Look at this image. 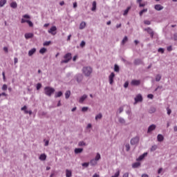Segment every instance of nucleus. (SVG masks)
Instances as JSON below:
<instances>
[{
  "mask_svg": "<svg viewBox=\"0 0 177 177\" xmlns=\"http://www.w3.org/2000/svg\"><path fill=\"white\" fill-rule=\"evenodd\" d=\"M44 93L46 96L50 97L53 93H55V88L50 86H46L44 88Z\"/></svg>",
  "mask_w": 177,
  "mask_h": 177,
  "instance_id": "1",
  "label": "nucleus"
},
{
  "mask_svg": "<svg viewBox=\"0 0 177 177\" xmlns=\"http://www.w3.org/2000/svg\"><path fill=\"white\" fill-rule=\"evenodd\" d=\"M82 73L86 77H89L92 74V68L90 66H84L82 68Z\"/></svg>",
  "mask_w": 177,
  "mask_h": 177,
  "instance_id": "2",
  "label": "nucleus"
},
{
  "mask_svg": "<svg viewBox=\"0 0 177 177\" xmlns=\"http://www.w3.org/2000/svg\"><path fill=\"white\" fill-rule=\"evenodd\" d=\"M72 56H71V53H66L64 56V59H62L61 61L62 64H63V63H68V62H70V60L72 59Z\"/></svg>",
  "mask_w": 177,
  "mask_h": 177,
  "instance_id": "3",
  "label": "nucleus"
},
{
  "mask_svg": "<svg viewBox=\"0 0 177 177\" xmlns=\"http://www.w3.org/2000/svg\"><path fill=\"white\" fill-rule=\"evenodd\" d=\"M139 140H140V138L137 136L131 139L130 143L132 146H136L139 145Z\"/></svg>",
  "mask_w": 177,
  "mask_h": 177,
  "instance_id": "4",
  "label": "nucleus"
},
{
  "mask_svg": "<svg viewBox=\"0 0 177 177\" xmlns=\"http://www.w3.org/2000/svg\"><path fill=\"white\" fill-rule=\"evenodd\" d=\"M134 104H136L137 103H139V102H143V97H142V95L138 94L136 97L134 98Z\"/></svg>",
  "mask_w": 177,
  "mask_h": 177,
  "instance_id": "5",
  "label": "nucleus"
},
{
  "mask_svg": "<svg viewBox=\"0 0 177 177\" xmlns=\"http://www.w3.org/2000/svg\"><path fill=\"white\" fill-rule=\"evenodd\" d=\"M57 30V28H56V26H52L50 30H48V32L49 34H51V35H56V31Z\"/></svg>",
  "mask_w": 177,
  "mask_h": 177,
  "instance_id": "6",
  "label": "nucleus"
},
{
  "mask_svg": "<svg viewBox=\"0 0 177 177\" xmlns=\"http://www.w3.org/2000/svg\"><path fill=\"white\" fill-rule=\"evenodd\" d=\"M140 85V80H133L131 82V86H139Z\"/></svg>",
  "mask_w": 177,
  "mask_h": 177,
  "instance_id": "7",
  "label": "nucleus"
},
{
  "mask_svg": "<svg viewBox=\"0 0 177 177\" xmlns=\"http://www.w3.org/2000/svg\"><path fill=\"white\" fill-rule=\"evenodd\" d=\"M114 77H115V74H114V73L112 72L111 75L109 76L110 85H113V83L114 82Z\"/></svg>",
  "mask_w": 177,
  "mask_h": 177,
  "instance_id": "8",
  "label": "nucleus"
},
{
  "mask_svg": "<svg viewBox=\"0 0 177 177\" xmlns=\"http://www.w3.org/2000/svg\"><path fill=\"white\" fill-rule=\"evenodd\" d=\"M156 129V124H151L149 127L148 130H147V133H151L153 131Z\"/></svg>",
  "mask_w": 177,
  "mask_h": 177,
  "instance_id": "9",
  "label": "nucleus"
},
{
  "mask_svg": "<svg viewBox=\"0 0 177 177\" xmlns=\"http://www.w3.org/2000/svg\"><path fill=\"white\" fill-rule=\"evenodd\" d=\"M88 98V95H86V94L83 95L82 97H80V98L79 99V103H84V102L85 101V100H86Z\"/></svg>",
  "mask_w": 177,
  "mask_h": 177,
  "instance_id": "10",
  "label": "nucleus"
},
{
  "mask_svg": "<svg viewBox=\"0 0 177 177\" xmlns=\"http://www.w3.org/2000/svg\"><path fill=\"white\" fill-rule=\"evenodd\" d=\"M75 77H76L77 82L80 83V82H81V81H82V78H83L82 74L79 73V74L76 75Z\"/></svg>",
  "mask_w": 177,
  "mask_h": 177,
  "instance_id": "11",
  "label": "nucleus"
},
{
  "mask_svg": "<svg viewBox=\"0 0 177 177\" xmlns=\"http://www.w3.org/2000/svg\"><path fill=\"white\" fill-rule=\"evenodd\" d=\"M135 66H139L140 64H143V61L141 59H136L134 60Z\"/></svg>",
  "mask_w": 177,
  "mask_h": 177,
  "instance_id": "12",
  "label": "nucleus"
},
{
  "mask_svg": "<svg viewBox=\"0 0 177 177\" xmlns=\"http://www.w3.org/2000/svg\"><path fill=\"white\" fill-rule=\"evenodd\" d=\"M145 31H147L148 32V34L150 35L151 37H153L154 35V32H153V30L150 28H147L144 29Z\"/></svg>",
  "mask_w": 177,
  "mask_h": 177,
  "instance_id": "13",
  "label": "nucleus"
},
{
  "mask_svg": "<svg viewBox=\"0 0 177 177\" xmlns=\"http://www.w3.org/2000/svg\"><path fill=\"white\" fill-rule=\"evenodd\" d=\"M82 151H84V149L82 148L75 149V154H80V153H82Z\"/></svg>",
  "mask_w": 177,
  "mask_h": 177,
  "instance_id": "14",
  "label": "nucleus"
},
{
  "mask_svg": "<svg viewBox=\"0 0 177 177\" xmlns=\"http://www.w3.org/2000/svg\"><path fill=\"white\" fill-rule=\"evenodd\" d=\"M73 176V172L71 170L66 169V177H72Z\"/></svg>",
  "mask_w": 177,
  "mask_h": 177,
  "instance_id": "15",
  "label": "nucleus"
},
{
  "mask_svg": "<svg viewBox=\"0 0 177 177\" xmlns=\"http://www.w3.org/2000/svg\"><path fill=\"white\" fill-rule=\"evenodd\" d=\"M35 52H37V49L35 48H32L28 51V56H32Z\"/></svg>",
  "mask_w": 177,
  "mask_h": 177,
  "instance_id": "16",
  "label": "nucleus"
},
{
  "mask_svg": "<svg viewBox=\"0 0 177 177\" xmlns=\"http://www.w3.org/2000/svg\"><path fill=\"white\" fill-rule=\"evenodd\" d=\"M34 37V34L32 33H26L25 38L26 39H30V38H32Z\"/></svg>",
  "mask_w": 177,
  "mask_h": 177,
  "instance_id": "17",
  "label": "nucleus"
},
{
  "mask_svg": "<svg viewBox=\"0 0 177 177\" xmlns=\"http://www.w3.org/2000/svg\"><path fill=\"white\" fill-rule=\"evenodd\" d=\"M39 159L41 161H45V160H46V154L45 153L41 154L40 156L39 157Z\"/></svg>",
  "mask_w": 177,
  "mask_h": 177,
  "instance_id": "18",
  "label": "nucleus"
},
{
  "mask_svg": "<svg viewBox=\"0 0 177 177\" xmlns=\"http://www.w3.org/2000/svg\"><path fill=\"white\" fill-rule=\"evenodd\" d=\"M89 164L92 167H95V165L97 164V160H95V159H92L91 160H90Z\"/></svg>",
  "mask_w": 177,
  "mask_h": 177,
  "instance_id": "19",
  "label": "nucleus"
},
{
  "mask_svg": "<svg viewBox=\"0 0 177 177\" xmlns=\"http://www.w3.org/2000/svg\"><path fill=\"white\" fill-rule=\"evenodd\" d=\"M146 156H147V152H145L142 155L138 157V158L137 159L138 161H142V160H143V158H145V157H146Z\"/></svg>",
  "mask_w": 177,
  "mask_h": 177,
  "instance_id": "20",
  "label": "nucleus"
},
{
  "mask_svg": "<svg viewBox=\"0 0 177 177\" xmlns=\"http://www.w3.org/2000/svg\"><path fill=\"white\" fill-rule=\"evenodd\" d=\"M102 118H103V115L100 113L95 115V121H99V120H102Z\"/></svg>",
  "mask_w": 177,
  "mask_h": 177,
  "instance_id": "21",
  "label": "nucleus"
},
{
  "mask_svg": "<svg viewBox=\"0 0 177 177\" xmlns=\"http://www.w3.org/2000/svg\"><path fill=\"white\" fill-rule=\"evenodd\" d=\"M157 140L158 142H162L164 140V136L161 134L158 135Z\"/></svg>",
  "mask_w": 177,
  "mask_h": 177,
  "instance_id": "22",
  "label": "nucleus"
},
{
  "mask_svg": "<svg viewBox=\"0 0 177 177\" xmlns=\"http://www.w3.org/2000/svg\"><path fill=\"white\" fill-rule=\"evenodd\" d=\"M84 146H88V145L84 141H80L78 142V147H84Z\"/></svg>",
  "mask_w": 177,
  "mask_h": 177,
  "instance_id": "23",
  "label": "nucleus"
},
{
  "mask_svg": "<svg viewBox=\"0 0 177 177\" xmlns=\"http://www.w3.org/2000/svg\"><path fill=\"white\" fill-rule=\"evenodd\" d=\"M86 26V23H85L84 21H82L80 25V30H84V28H85Z\"/></svg>",
  "mask_w": 177,
  "mask_h": 177,
  "instance_id": "24",
  "label": "nucleus"
},
{
  "mask_svg": "<svg viewBox=\"0 0 177 177\" xmlns=\"http://www.w3.org/2000/svg\"><path fill=\"white\" fill-rule=\"evenodd\" d=\"M128 42V37L125 36L122 40L121 45H125Z\"/></svg>",
  "mask_w": 177,
  "mask_h": 177,
  "instance_id": "25",
  "label": "nucleus"
},
{
  "mask_svg": "<svg viewBox=\"0 0 177 177\" xmlns=\"http://www.w3.org/2000/svg\"><path fill=\"white\" fill-rule=\"evenodd\" d=\"M164 9V7L160 4L156 5V10H162Z\"/></svg>",
  "mask_w": 177,
  "mask_h": 177,
  "instance_id": "26",
  "label": "nucleus"
},
{
  "mask_svg": "<svg viewBox=\"0 0 177 177\" xmlns=\"http://www.w3.org/2000/svg\"><path fill=\"white\" fill-rule=\"evenodd\" d=\"M140 165V162H136L132 165V168H139Z\"/></svg>",
  "mask_w": 177,
  "mask_h": 177,
  "instance_id": "27",
  "label": "nucleus"
},
{
  "mask_svg": "<svg viewBox=\"0 0 177 177\" xmlns=\"http://www.w3.org/2000/svg\"><path fill=\"white\" fill-rule=\"evenodd\" d=\"M6 0H0V8H3V6L6 4Z\"/></svg>",
  "mask_w": 177,
  "mask_h": 177,
  "instance_id": "28",
  "label": "nucleus"
},
{
  "mask_svg": "<svg viewBox=\"0 0 177 177\" xmlns=\"http://www.w3.org/2000/svg\"><path fill=\"white\" fill-rule=\"evenodd\" d=\"M147 8H145L139 12L140 17L143 16V13H147Z\"/></svg>",
  "mask_w": 177,
  "mask_h": 177,
  "instance_id": "29",
  "label": "nucleus"
},
{
  "mask_svg": "<svg viewBox=\"0 0 177 177\" xmlns=\"http://www.w3.org/2000/svg\"><path fill=\"white\" fill-rule=\"evenodd\" d=\"M91 10L92 12H95L96 10V1L93 2Z\"/></svg>",
  "mask_w": 177,
  "mask_h": 177,
  "instance_id": "30",
  "label": "nucleus"
},
{
  "mask_svg": "<svg viewBox=\"0 0 177 177\" xmlns=\"http://www.w3.org/2000/svg\"><path fill=\"white\" fill-rule=\"evenodd\" d=\"M118 121L120 124H125V119H124L123 118L119 117Z\"/></svg>",
  "mask_w": 177,
  "mask_h": 177,
  "instance_id": "31",
  "label": "nucleus"
},
{
  "mask_svg": "<svg viewBox=\"0 0 177 177\" xmlns=\"http://www.w3.org/2000/svg\"><path fill=\"white\" fill-rule=\"evenodd\" d=\"M70 95H71V91H67L65 93V97H66V99H68V97H70Z\"/></svg>",
  "mask_w": 177,
  "mask_h": 177,
  "instance_id": "32",
  "label": "nucleus"
},
{
  "mask_svg": "<svg viewBox=\"0 0 177 177\" xmlns=\"http://www.w3.org/2000/svg\"><path fill=\"white\" fill-rule=\"evenodd\" d=\"M63 93L62 91H59L57 93H55V97H60V96H62Z\"/></svg>",
  "mask_w": 177,
  "mask_h": 177,
  "instance_id": "33",
  "label": "nucleus"
},
{
  "mask_svg": "<svg viewBox=\"0 0 177 177\" xmlns=\"http://www.w3.org/2000/svg\"><path fill=\"white\" fill-rule=\"evenodd\" d=\"M129 10H131V7H128L123 13V16H127V15H128V12H129Z\"/></svg>",
  "mask_w": 177,
  "mask_h": 177,
  "instance_id": "34",
  "label": "nucleus"
},
{
  "mask_svg": "<svg viewBox=\"0 0 177 177\" xmlns=\"http://www.w3.org/2000/svg\"><path fill=\"white\" fill-rule=\"evenodd\" d=\"M116 172L115 173V174L113 176H112L111 177H119L120 176V170L119 169H116Z\"/></svg>",
  "mask_w": 177,
  "mask_h": 177,
  "instance_id": "35",
  "label": "nucleus"
},
{
  "mask_svg": "<svg viewBox=\"0 0 177 177\" xmlns=\"http://www.w3.org/2000/svg\"><path fill=\"white\" fill-rule=\"evenodd\" d=\"M114 71H115V73H119L120 72V66H118V65L115 64Z\"/></svg>",
  "mask_w": 177,
  "mask_h": 177,
  "instance_id": "36",
  "label": "nucleus"
},
{
  "mask_svg": "<svg viewBox=\"0 0 177 177\" xmlns=\"http://www.w3.org/2000/svg\"><path fill=\"white\" fill-rule=\"evenodd\" d=\"M10 6L13 8V9H16V8H17V3L16 2H12L10 3Z\"/></svg>",
  "mask_w": 177,
  "mask_h": 177,
  "instance_id": "37",
  "label": "nucleus"
},
{
  "mask_svg": "<svg viewBox=\"0 0 177 177\" xmlns=\"http://www.w3.org/2000/svg\"><path fill=\"white\" fill-rule=\"evenodd\" d=\"M122 111H124V107L120 106L117 111V114H121Z\"/></svg>",
  "mask_w": 177,
  "mask_h": 177,
  "instance_id": "38",
  "label": "nucleus"
},
{
  "mask_svg": "<svg viewBox=\"0 0 177 177\" xmlns=\"http://www.w3.org/2000/svg\"><path fill=\"white\" fill-rule=\"evenodd\" d=\"M100 158H101L100 153H97L94 160L95 161H99Z\"/></svg>",
  "mask_w": 177,
  "mask_h": 177,
  "instance_id": "39",
  "label": "nucleus"
},
{
  "mask_svg": "<svg viewBox=\"0 0 177 177\" xmlns=\"http://www.w3.org/2000/svg\"><path fill=\"white\" fill-rule=\"evenodd\" d=\"M46 52V48H42L39 50V53H41V55H44V53H45Z\"/></svg>",
  "mask_w": 177,
  "mask_h": 177,
  "instance_id": "40",
  "label": "nucleus"
},
{
  "mask_svg": "<svg viewBox=\"0 0 177 177\" xmlns=\"http://www.w3.org/2000/svg\"><path fill=\"white\" fill-rule=\"evenodd\" d=\"M89 162H84L82 164V166L84 167V168H88L89 167Z\"/></svg>",
  "mask_w": 177,
  "mask_h": 177,
  "instance_id": "41",
  "label": "nucleus"
},
{
  "mask_svg": "<svg viewBox=\"0 0 177 177\" xmlns=\"http://www.w3.org/2000/svg\"><path fill=\"white\" fill-rule=\"evenodd\" d=\"M149 113H150L151 114L153 113H156V108H154V107L150 108V109H149Z\"/></svg>",
  "mask_w": 177,
  "mask_h": 177,
  "instance_id": "42",
  "label": "nucleus"
},
{
  "mask_svg": "<svg viewBox=\"0 0 177 177\" xmlns=\"http://www.w3.org/2000/svg\"><path fill=\"white\" fill-rule=\"evenodd\" d=\"M36 88H37V91H39L40 88H42V84H41V83H38V84H37Z\"/></svg>",
  "mask_w": 177,
  "mask_h": 177,
  "instance_id": "43",
  "label": "nucleus"
},
{
  "mask_svg": "<svg viewBox=\"0 0 177 177\" xmlns=\"http://www.w3.org/2000/svg\"><path fill=\"white\" fill-rule=\"evenodd\" d=\"M125 147H126V151H129V150H131V146L129 145V144H127L125 145Z\"/></svg>",
  "mask_w": 177,
  "mask_h": 177,
  "instance_id": "44",
  "label": "nucleus"
},
{
  "mask_svg": "<svg viewBox=\"0 0 177 177\" xmlns=\"http://www.w3.org/2000/svg\"><path fill=\"white\" fill-rule=\"evenodd\" d=\"M1 89H2V91H7L8 90V85L3 84Z\"/></svg>",
  "mask_w": 177,
  "mask_h": 177,
  "instance_id": "45",
  "label": "nucleus"
},
{
  "mask_svg": "<svg viewBox=\"0 0 177 177\" xmlns=\"http://www.w3.org/2000/svg\"><path fill=\"white\" fill-rule=\"evenodd\" d=\"M89 108H88V106H84L82 108V111H83V113H85V111H88V109Z\"/></svg>",
  "mask_w": 177,
  "mask_h": 177,
  "instance_id": "46",
  "label": "nucleus"
},
{
  "mask_svg": "<svg viewBox=\"0 0 177 177\" xmlns=\"http://www.w3.org/2000/svg\"><path fill=\"white\" fill-rule=\"evenodd\" d=\"M144 24H146L147 26H150V24H151V22L149 20H145L144 21Z\"/></svg>",
  "mask_w": 177,
  "mask_h": 177,
  "instance_id": "47",
  "label": "nucleus"
},
{
  "mask_svg": "<svg viewBox=\"0 0 177 177\" xmlns=\"http://www.w3.org/2000/svg\"><path fill=\"white\" fill-rule=\"evenodd\" d=\"M27 23H28L29 27H32L34 26V24H32V22H31V21H30V20H28Z\"/></svg>",
  "mask_w": 177,
  "mask_h": 177,
  "instance_id": "48",
  "label": "nucleus"
},
{
  "mask_svg": "<svg viewBox=\"0 0 177 177\" xmlns=\"http://www.w3.org/2000/svg\"><path fill=\"white\" fill-rule=\"evenodd\" d=\"M161 80V75H157L156 77V81H160Z\"/></svg>",
  "mask_w": 177,
  "mask_h": 177,
  "instance_id": "49",
  "label": "nucleus"
},
{
  "mask_svg": "<svg viewBox=\"0 0 177 177\" xmlns=\"http://www.w3.org/2000/svg\"><path fill=\"white\" fill-rule=\"evenodd\" d=\"M147 5L146 2L141 3L139 4L140 8H145V6Z\"/></svg>",
  "mask_w": 177,
  "mask_h": 177,
  "instance_id": "50",
  "label": "nucleus"
},
{
  "mask_svg": "<svg viewBox=\"0 0 177 177\" xmlns=\"http://www.w3.org/2000/svg\"><path fill=\"white\" fill-rule=\"evenodd\" d=\"M50 45V41H46L44 43V46H49Z\"/></svg>",
  "mask_w": 177,
  "mask_h": 177,
  "instance_id": "51",
  "label": "nucleus"
},
{
  "mask_svg": "<svg viewBox=\"0 0 177 177\" xmlns=\"http://www.w3.org/2000/svg\"><path fill=\"white\" fill-rule=\"evenodd\" d=\"M167 111L168 115H169L171 113H172V111L169 108H167Z\"/></svg>",
  "mask_w": 177,
  "mask_h": 177,
  "instance_id": "52",
  "label": "nucleus"
},
{
  "mask_svg": "<svg viewBox=\"0 0 177 177\" xmlns=\"http://www.w3.org/2000/svg\"><path fill=\"white\" fill-rule=\"evenodd\" d=\"M129 85V82H125V83L124 84V88H128Z\"/></svg>",
  "mask_w": 177,
  "mask_h": 177,
  "instance_id": "53",
  "label": "nucleus"
},
{
  "mask_svg": "<svg viewBox=\"0 0 177 177\" xmlns=\"http://www.w3.org/2000/svg\"><path fill=\"white\" fill-rule=\"evenodd\" d=\"M3 50L6 53H8L9 52V49L8 48V47H3Z\"/></svg>",
  "mask_w": 177,
  "mask_h": 177,
  "instance_id": "54",
  "label": "nucleus"
},
{
  "mask_svg": "<svg viewBox=\"0 0 177 177\" xmlns=\"http://www.w3.org/2000/svg\"><path fill=\"white\" fill-rule=\"evenodd\" d=\"M27 21H28V20H26V19H21V23L23 24H24V23H27Z\"/></svg>",
  "mask_w": 177,
  "mask_h": 177,
  "instance_id": "55",
  "label": "nucleus"
},
{
  "mask_svg": "<svg viewBox=\"0 0 177 177\" xmlns=\"http://www.w3.org/2000/svg\"><path fill=\"white\" fill-rule=\"evenodd\" d=\"M147 97H148L149 99H153V97H154V95H153V94H149V95H147Z\"/></svg>",
  "mask_w": 177,
  "mask_h": 177,
  "instance_id": "56",
  "label": "nucleus"
},
{
  "mask_svg": "<svg viewBox=\"0 0 177 177\" xmlns=\"http://www.w3.org/2000/svg\"><path fill=\"white\" fill-rule=\"evenodd\" d=\"M21 111H25L27 110V106H24L21 109Z\"/></svg>",
  "mask_w": 177,
  "mask_h": 177,
  "instance_id": "57",
  "label": "nucleus"
},
{
  "mask_svg": "<svg viewBox=\"0 0 177 177\" xmlns=\"http://www.w3.org/2000/svg\"><path fill=\"white\" fill-rule=\"evenodd\" d=\"M80 46L81 48H84V46H85V42L84 41H82L81 43H80Z\"/></svg>",
  "mask_w": 177,
  "mask_h": 177,
  "instance_id": "58",
  "label": "nucleus"
},
{
  "mask_svg": "<svg viewBox=\"0 0 177 177\" xmlns=\"http://www.w3.org/2000/svg\"><path fill=\"white\" fill-rule=\"evenodd\" d=\"M158 52H159L160 53H164V48H159L158 50Z\"/></svg>",
  "mask_w": 177,
  "mask_h": 177,
  "instance_id": "59",
  "label": "nucleus"
},
{
  "mask_svg": "<svg viewBox=\"0 0 177 177\" xmlns=\"http://www.w3.org/2000/svg\"><path fill=\"white\" fill-rule=\"evenodd\" d=\"M92 128V124L91 123L88 124L87 126H86V129H89Z\"/></svg>",
  "mask_w": 177,
  "mask_h": 177,
  "instance_id": "60",
  "label": "nucleus"
},
{
  "mask_svg": "<svg viewBox=\"0 0 177 177\" xmlns=\"http://www.w3.org/2000/svg\"><path fill=\"white\" fill-rule=\"evenodd\" d=\"M24 19H30V17L28 15H23Z\"/></svg>",
  "mask_w": 177,
  "mask_h": 177,
  "instance_id": "61",
  "label": "nucleus"
},
{
  "mask_svg": "<svg viewBox=\"0 0 177 177\" xmlns=\"http://www.w3.org/2000/svg\"><path fill=\"white\" fill-rule=\"evenodd\" d=\"M19 62V59H17V57L14 58V63L15 64H17V63Z\"/></svg>",
  "mask_w": 177,
  "mask_h": 177,
  "instance_id": "62",
  "label": "nucleus"
},
{
  "mask_svg": "<svg viewBox=\"0 0 177 177\" xmlns=\"http://www.w3.org/2000/svg\"><path fill=\"white\" fill-rule=\"evenodd\" d=\"M129 173H124L123 174V176L122 177H129Z\"/></svg>",
  "mask_w": 177,
  "mask_h": 177,
  "instance_id": "63",
  "label": "nucleus"
},
{
  "mask_svg": "<svg viewBox=\"0 0 177 177\" xmlns=\"http://www.w3.org/2000/svg\"><path fill=\"white\" fill-rule=\"evenodd\" d=\"M174 39L177 41V33L174 34Z\"/></svg>",
  "mask_w": 177,
  "mask_h": 177,
  "instance_id": "64",
  "label": "nucleus"
}]
</instances>
